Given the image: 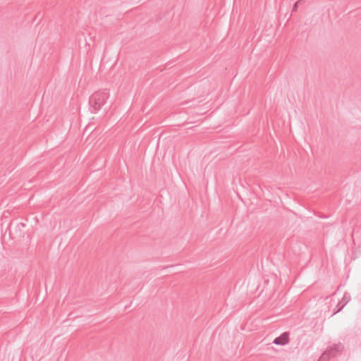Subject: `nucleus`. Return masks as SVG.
I'll list each match as a JSON object with an SVG mask.
<instances>
[{"label":"nucleus","mask_w":361,"mask_h":361,"mask_svg":"<svg viewBox=\"0 0 361 361\" xmlns=\"http://www.w3.org/2000/svg\"><path fill=\"white\" fill-rule=\"evenodd\" d=\"M110 93L109 90L104 89L94 92L89 99L91 112L96 114L106 104L109 99Z\"/></svg>","instance_id":"1"},{"label":"nucleus","mask_w":361,"mask_h":361,"mask_svg":"<svg viewBox=\"0 0 361 361\" xmlns=\"http://www.w3.org/2000/svg\"><path fill=\"white\" fill-rule=\"evenodd\" d=\"M343 349V346L342 344H334L327 348V350L321 355L318 361H326L331 357L336 356Z\"/></svg>","instance_id":"2"},{"label":"nucleus","mask_w":361,"mask_h":361,"mask_svg":"<svg viewBox=\"0 0 361 361\" xmlns=\"http://www.w3.org/2000/svg\"><path fill=\"white\" fill-rule=\"evenodd\" d=\"M289 342V333L283 332L279 336L274 338L273 343L278 345H285Z\"/></svg>","instance_id":"3"},{"label":"nucleus","mask_w":361,"mask_h":361,"mask_svg":"<svg viewBox=\"0 0 361 361\" xmlns=\"http://www.w3.org/2000/svg\"><path fill=\"white\" fill-rule=\"evenodd\" d=\"M351 300V296L350 294L345 292L341 298V300L338 303L337 306L338 307V309L336 312L334 313L335 314L336 313L340 312L350 301Z\"/></svg>","instance_id":"4"},{"label":"nucleus","mask_w":361,"mask_h":361,"mask_svg":"<svg viewBox=\"0 0 361 361\" xmlns=\"http://www.w3.org/2000/svg\"><path fill=\"white\" fill-rule=\"evenodd\" d=\"M26 226V224L23 222L18 223L16 226V230H19L21 232V228Z\"/></svg>","instance_id":"5"},{"label":"nucleus","mask_w":361,"mask_h":361,"mask_svg":"<svg viewBox=\"0 0 361 361\" xmlns=\"http://www.w3.org/2000/svg\"><path fill=\"white\" fill-rule=\"evenodd\" d=\"M300 1H300V0H299V1H296V2L295 3V4L293 5V11H296L298 6L300 4Z\"/></svg>","instance_id":"6"}]
</instances>
